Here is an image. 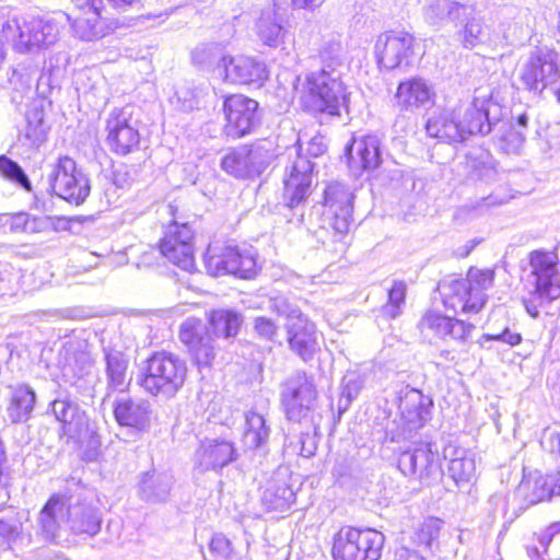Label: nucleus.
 Segmentation results:
<instances>
[{
	"label": "nucleus",
	"mask_w": 560,
	"mask_h": 560,
	"mask_svg": "<svg viewBox=\"0 0 560 560\" xmlns=\"http://www.w3.org/2000/svg\"><path fill=\"white\" fill-rule=\"evenodd\" d=\"M499 109L490 95H475L463 109L432 115L425 124V130L431 138L446 143H460L470 136L490 133L500 124V118L491 116V113Z\"/></svg>",
	"instance_id": "f257e3e1"
},
{
	"label": "nucleus",
	"mask_w": 560,
	"mask_h": 560,
	"mask_svg": "<svg viewBox=\"0 0 560 560\" xmlns=\"http://www.w3.org/2000/svg\"><path fill=\"white\" fill-rule=\"evenodd\" d=\"M322 69L308 77L310 92L315 98V105L322 113L339 116L340 108L347 106L348 95L341 81L342 46L338 39H328L319 49Z\"/></svg>",
	"instance_id": "f03ea898"
},
{
	"label": "nucleus",
	"mask_w": 560,
	"mask_h": 560,
	"mask_svg": "<svg viewBox=\"0 0 560 560\" xmlns=\"http://www.w3.org/2000/svg\"><path fill=\"white\" fill-rule=\"evenodd\" d=\"M186 377L185 360L172 352L158 351L143 362L138 382L153 396L172 398L184 386Z\"/></svg>",
	"instance_id": "7ed1b4c3"
},
{
	"label": "nucleus",
	"mask_w": 560,
	"mask_h": 560,
	"mask_svg": "<svg viewBox=\"0 0 560 560\" xmlns=\"http://www.w3.org/2000/svg\"><path fill=\"white\" fill-rule=\"evenodd\" d=\"M2 34L19 54H35L54 45L58 25L38 16H19L2 24Z\"/></svg>",
	"instance_id": "20e7f679"
},
{
	"label": "nucleus",
	"mask_w": 560,
	"mask_h": 560,
	"mask_svg": "<svg viewBox=\"0 0 560 560\" xmlns=\"http://www.w3.org/2000/svg\"><path fill=\"white\" fill-rule=\"evenodd\" d=\"M384 535L370 527L342 526L332 537L334 560H380Z\"/></svg>",
	"instance_id": "39448f33"
},
{
	"label": "nucleus",
	"mask_w": 560,
	"mask_h": 560,
	"mask_svg": "<svg viewBox=\"0 0 560 560\" xmlns=\"http://www.w3.org/2000/svg\"><path fill=\"white\" fill-rule=\"evenodd\" d=\"M277 156L275 143L262 139L230 150L221 159L220 166L235 178H254L262 174Z\"/></svg>",
	"instance_id": "423d86ee"
},
{
	"label": "nucleus",
	"mask_w": 560,
	"mask_h": 560,
	"mask_svg": "<svg viewBox=\"0 0 560 560\" xmlns=\"http://www.w3.org/2000/svg\"><path fill=\"white\" fill-rule=\"evenodd\" d=\"M281 405L289 421L307 429L315 428L317 392L313 381L305 373L292 375L282 385Z\"/></svg>",
	"instance_id": "0eeeda50"
},
{
	"label": "nucleus",
	"mask_w": 560,
	"mask_h": 560,
	"mask_svg": "<svg viewBox=\"0 0 560 560\" xmlns=\"http://www.w3.org/2000/svg\"><path fill=\"white\" fill-rule=\"evenodd\" d=\"M52 192L71 205H82L90 195L89 177L77 167L73 159L60 156L48 175Z\"/></svg>",
	"instance_id": "6e6552de"
},
{
	"label": "nucleus",
	"mask_w": 560,
	"mask_h": 560,
	"mask_svg": "<svg viewBox=\"0 0 560 560\" xmlns=\"http://www.w3.org/2000/svg\"><path fill=\"white\" fill-rule=\"evenodd\" d=\"M205 264L207 271L214 277L234 275L249 279L256 275V258L249 249H241L237 246H219L210 244Z\"/></svg>",
	"instance_id": "1a4fd4ad"
},
{
	"label": "nucleus",
	"mask_w": 560,
	"mask_h": 560,
	"mask_svg": "<svg viewBox=\"0 0 560 560\" xmlns=\"http://www.w3.org/2000/svg\"><path fill=\"white\" fill-rule=\"evenodd\" d=\"M167 210L174 219L161 240V253L180 269L191 271L195 268L194 232L187 222L177 220V208L174 205H168Z\"/></svg>",
	"instance_id": "9d476101"
},
{
	"label": "nucleus",
	"mask_w": 560,
	"mask_h": 560,
	"mask_svg": "<svg viewBox=\"0 0 560 560\" xmlns=\"http://www.w3.org/2000/svg\"><path fill=\"white\" fill-rule=\"evenodd\" d=\"M520 78L526 90L536 95L541 94L560 79L558 52L537 48L524 63Z\"/></svg>",
	"instance_id": "9b49d317"
},
{
	"label": "nucleus",
	"mask_w": 560,
	"mask_h": 560,
	"mask_svg": "<svg viewBox=\"0 0 560 560\" xmlns=\"http://www.w3.org/2000/svg\"><path fill=\"white\" fill-rule=\"evenodd\" d=\"M353 194L340 183L329 184L324 192V222L334 231L336 241H341L352 224Z\"/></svg>",
	"instance_id": "f8f14e48"
},
{
	"label": "nucleus",
	"mask_w": 560,
	"mask_h": 560,
	"mask_svg": "<svg viewBox=\"0 0 560 560\" xmlns=\"http://www.w3.org/2000/svg\"><path fill=\"white\" fill-rule=\"evenodd\" d=\"M179 339L187 347L192 363L201 372L211 366L215 347L208 325L196 317L186 318L179 328Z\"/></svg>",
	"instance_id": "ddd939ff"
},
{
	"label": "nucleus",
	"mask_w": 560,
	"mask_h": 560,
	"mask_svg": "<svg viewBox=\"0 0 560 560\" xmlns=\"http://www.w3.org/2000/svg\"><path fill=\"white\" fill-rule=\"evenodd\" d=\"M529 271L526 283L530 289L545 292L547 296H560V275L557 269L558 256L553 252L535 249L528 254Z\"/></svg>",
	"instance_id": "4468645a"
},
{
	"label": "nucleus",
	"mask_w": 560,
	"mask_h": 560,
	"mask_svg": "<svg viewBox=\"0 0 560 560\" xmlns=\"http://www.w3.org/2000/svg\"><path fill=\"white\" fill-rule=\"evenodd\" d=\"M374 51L380 68L408 67L413 55V36L407 32H385L378 36Z\"/></svg>",
	"instance_id": "2eb2a0df"
},
{
	"label": "nucleus",
	"mask_w": 560,
	"mask_h": 560,
	"mask_svg": "<svg viewBox=\"0 0 560 560\" xmlns=\"http://www.w3.org/2000/svg\"><path fill=\"white\" fill-rule=\"evenodd\" d=\"M132 114L133 107L129 105L114 108L106 121L108 144L114 152L121 155L130 153L140 142L137 120L132 119Z\"/></svg>",
	"instance_id": "dca6fc26"
},
{
	"label": "nucleus",
	"mask_w": 560,
	"mask_h": 560,
	"mask_svg": "<svg viewBox=\"0 0 560 560\" xmlns=\"http://www.w3.org/2000/svg\"><path fill=\"white\" fill-rule=\"evenodd\" d=\"M314 164L306 156L299 155L287 168L283 176V201L291 210L304 205L312 192Z\"/></svg>",
	"instance_id": "f3484780"
},
{
	"label": "nucleus",
	"mask_w": 560,
	"mask_h": 560,
	"mask_svg": "<svg viewBox=\"0 0 560 560\" xmlns=\"http://www.w3.org/2000/svg\"><path fill=\"white\" fill-rule=\"evenodd\" d=\"M223 109L228 121L225 133L233 139L249 133L257 121L258 103L245 95L225 97Z\"/></svg>",
	"instance_id": "a211bd4d"
},
{
	"label": "nucleus",
	"mask_w": 560,
	"mask_h": 560,
	"mask_svg": "<svg viewBox=\"0 0 560 560\" xmlns=\"http://www.w3.org/2000/svg\"><path fill=\"white\" fill-rule=\"evenodd\" d=\"M399 470L408 477H415L424 485H430L441 477L438 457L430 444H421L412 451H405L398 457Z\"/></svg>",
	"instance_id": "6ab92c4d"
},
{
	"label": "nucleus",
	"mask_w": 560,
	"mask_h": 560,
	"mask_svg": "<svg viewBox=\"0 0 560 560\" xmlns=\"http://www.w3.org/2000/svg\"><path fill=\"white\" fill-rule=\"evenodd\" d=\"M65 363L61 368L63 381L79 393L90 392L95 383L94 362L85 351L73 349L72 345L63 347Z\"/></svg>",
	"instance_id": "aec40b11"
},
{
	"label": "nucleus",
	"mask_w": 560,
	"mask_h": 560,
	"mask_svg": "<svg viewBox=\"0 0 560 560\" xmlns=\"http://www.w3.org/2000/svg\"><path fill=\"white\" fill-rule=\"evenodd\" d=\"M433 400L416 388H407L400 396L399 410L404 438L422 428L431 418Z\"/></svg>",
	"instance_id": "412c9836"
},
{
	"label": "nucleus",
	"mask_w": 560,
	"mask_h": 560,
	"mask_svg": "<svg viewBox=\"0 0 560 560\" xmlns=\"http://www.w3.org/2000/svg\"><path fill=\"white\" fill-rule=\"evenodd\" d=\"M469 289V283L460 279L443 281L439 284L443 304L447 310H453L455 313L476 314L483 307L482 299L478 293L472 295Z\"/></svg>",
	"instance_id": "4be33fe9"
},
{
	"label": "nucleus",
	"mask_w": 560,
	"mask_h": 560,
	"mask_svg": "<svg viewBox=\"0 0 560 560\" xmlns=\"http://www.w3.org/2000/svg\"><path fill=\"white\" fill-rule=\"evenodd\" d=\"M418 328L424 336H435L454 340H465L474 325L463 320L442 315L434 311H428L418 323Z\"/></svg>",
	"instance_id": "5701e85b"
},
{
	"label": "nucleus",
	"mask_w": 560,
	"mask_h": 560,
	"mask_svg": "<svg viewBox=\"0 0 560 560\" xmlns=\"http://www.w3.org/2000/svg\"><path fill=\"white\" fill-rule=\"evenodd\" d=\"M435 93L422 78H412L398 84L395 101L401 112L413 113L434 103Z\"/></svg>",
	"instance_id": "b1692460"
},
{
	"label": "nucleus",
	"mask_w": 560,
	"mask_h": 560,
	"mask_svg": "<svg viewBox=\"0 0 560 560\" xmlns=\"http://www.w3.org/2000/svg\"><path fill=\"white\" fill-rule=\"evenodd\" d=\"M236 459L234 445L225 440H206L195 453V468L200 472L221 469Z\"/></svg>",
	"instance_id": "393cba45"
},
{
	"label": "nucleus",
	"mask_w": 560,
	"mask_h": 560,
	"mask_svg": "<svg viewBox=\"0 0 560 560\" xmlns=\"http://www.w3.org/2000/svg\"><path fill=\"white\" fill-rule=\"evenodd\" d=\"M285 330L290 349L303 361L312 360L319 349L315 324L307 317H300L298 320L285 324Z\"/></svg>",
	"instance_id": "a878e982"
},
{
	"label": "nucleus",
	"mask_w": 560,
	"mask_h": 560,
	"mask_svg": "<svg viewBox=\"0 0 560 560\" xmlns=\"http://www.w3.org/2000/svg\"><path fill=\"white\" fill-rule=\"evenodd\" d=\"M219 68L224 70L225 80L232 83L249 84L261 82L267 78L265 65L246 56H224Z\"/></svg>",
	"instance_id": "bb28decb"
},
{
	"label": "nucleus",
	"mask_w": 560,
	"mask_h": 560,
	"mask_svg": "<svg viewBox=\"0 0 560 560\" xmlns=\"http://www.w3.org/2000/svg\"><path fill=\"white\" fill-rule=\"evenodd\" d=\"M346 155L351 167L363 171L375 170L382 163L381 141L374 135L353 138L352 142L346 147Z\"/></svg>",
	"instance_id": "cd10ccee"
},
{
	"label": "nucleus",
	"mask_w": 560,
	"mask_h": 560,
	"mask_svg": "<svg viewBox=\"0 0 560 560\" xmlns=\"http://www.w3.org/2000/svg\"><path fill=\"white\" fill-rule=\"evenodd\" d=\"M66 511L67 523L73 534L95 536L100 532L102 515L92 504L79 501L73 502V497H70Z\"/></svg>",
	"instance_id": "c85d7f7f"
},
{
	"label": "nucleus",
	"mask_w": 560,
	"mask_h": 560,
	"mask_svg": "<svg viewBox=\"0 0 560 560\" xmlns=\"http://www.w3.org/2000/svg\"><path fill=\"white\" fill-rule=\"evenodd\" d=\"M114 416L120 425L144 430L150 423L151 406L142 398H119L115 401Z\"/></svg>",
	"instance_id": "c756f323"
},
{
	"label": "nucleus",
	"mask_w": 560,
	"mask_h": 560,
	"mask_svg": "<svg viewBox=\"0 0 560 560\" xmlns=\"http://www.w3.org/2000/svg\"><path fill=\"white\" fill-rule=\"evenodd\" d=\"M51 411L56 419L62 423L63 433L74 439L86 429V415L78 404L69 398H56L50 402Z\"/></svg>",
	"instance_id": "7c9ffc66"
},
{
	"label": "nucleus",
	"mask_w": 560,
	"mask_h": 560,
	"mask_svg": "<svg viewBox=\"0 0 560 560\" xmlns=\"http://www.w3.org/2000/svg\"><path fill=\"white\" fill-rule=\"evenodd\" d=\"M173 485V477L155 469L141 474L138 493L147 502H164L167 500Z\"/></svg>",
	"instance_id": "2f4dec72"
},
{
	"label": "nucleus",
	"mask_w": 560,
	"mask_h": 560,
	"mask_svg": "<svg viewBox=\"0 0 560 560\" xmlns=\"http://www.w3.org/2000/svg\"><path fill=\"white\" fill-rule=\"evenodd\" d=\"M35 402V390L26 384L18 385L12 389L10 402L7 408L9 419L13 423L27 421L32 416Z\"/></svg>",
	"instance_id": "473e14b6"
},
{
	"label": "nucleus",
	"mask_w": 560,
	"mask_h": 560,
	"mask_svg": "<svg viewBox=\"0 0 560 560\" xmlns=\"http://www.w3.org/2000/svg\"><path fill=\"white\" fill-rule=\"evenodd\" d=\"M106 361L107 387L113 390L124 392L128 385L127 378L128 359L116 349H104Z\"/></svg>",
	"instance_id": "72a5a7b5"
},
{
	"label": "nucleus",
	"mask_w": 560,
	"mask_h": 560,
	"mask_svg": "<svg viewBox=\"0 0 560 560\" xmlns=\"http://www.w3.org/2000/svg\"><path fill=\"white\" fill-rule=\"evenodd\" d=\"M270 436V428L266 419L255 412L249 411L245 416V428L243 433V444L249 450L264 448Z\"/></svg>",
	"instance_id": "f704fd0d"
},
{
	"label": "nucleus",
	"mask_w": 560,
	"mask_h": 560,
	"mask_svg": "<svg viewBox=\"0 0 560 560\" xmlns=\"http://www.w3.org/2000/svg\"><path fill=\"white\" fill-rule=\"evenodd\" d=\"M447 471L457 486L470 482L476 475L475 455L467 450H454L451 454Z\"/></svg>",
	"instance_id": "c9c22d12"
},
{
	"label": "nucleus",
	"mask_w": 560,
	"mask_h": 560,
	"mask_svg": "<svg viewBox=\"0 0 560 560\" xmlns=\"http://www.w3.org/2000/svg\"><path fill=\"white\" fill-rule=\"evenodd\" d=\"M281 19L273 8L262 10L256 27L259 38L270 47H277L283 39V26Z\"/></svg>",
	"instance_id": "e433bc0d"
},
{
	"label": "nucleus",
	"mask_w": 560,
	"mask_h": 560,
	"mask_svg": "<svg viewBox=\"0 0 560 560\" xmlns=\"http://www.w3.org/2000/svg\"><path fill=\"white\" fill-rule=\"evenodd\" d=\"M212 335L220 338L235 337L242 324V316L230 310H215L209 314Z\"/></svg>",
	"instance_id": "4c0bfd02"
},
{
	"label": "nucleus",
	"mask_w": 560,
	"mask_h": 560,
	"mask_svg": "<svg viewBox=\"0 0 560 560\" xmlns=\"http://www.w3.org/2000/svg\"><path fill=\"white\" fill-rule=\"evenodd\" d=\"M66 505L58 497H51L39 514V524L46 539H54L66 515Z\"/></svg>",
	"instance_id": "58836bf2"
},
{
	"label": "nucleus",
	"mask_w": 560,
	"mask_h": 560,
	"mask_svg": "<svg viewBox=\"0 0 560 560\" xmlns=\"http://www.w3.org/2000/svg\"><path fill=\"white\" fill-rule=\"evenodd\" d=\"M542 555L538 548L528 549L532 560H560V522L551 524L539 538Z\"/></svg>",
	"instance_id": "ea45409f"
},
{
	"label": "nucleus",
	"mask_w": 560,
	"mask_h": 560,
	"mask_svg": "<svg viewBox=\"0 0 560 560\" xmlns=\"http://www.w3.org/2000/svg\"><path fill=\"white\" fill-rule=\"evenodd\" d=\"M466 10V5L453 0H429L425 18L433 24L444 20L457 21Z\"/></svg>",
	"instance_id": "a19ab883"
},
{
	"label": "nucleus",
	"mask_w": 560,
	"mask_h": 560,
	"mask_svg": "<svg viewBox=\"0 0 560 560\" xmlns=\"http://www.w3.org/2000/svg\"><path fill=\"white\" fill-rule=\"evenodd\" d=\"M261 500L269 510L282 511L295 500L293 490L285 482H270L265 489Z\"/></svg>",
	"instance_id": "79ce46f5"
},
{
	"label": "nucleus",
	"mask_w": 560,
	"mask_h": 560,
	"mask_svg": "<svg viewBox=\"0 0 560 560\" xmlns=\"http://www.w3.org/2000/svg\"><path fill=\"white\" fill-rule=\"evenodd\" d=\"M407 285L404 281H394L387 293V302L380 312L386 319H395L404 312L406 304Z\"/></svg>",
	"instance_id": "37998d69"
},
{
	"label": "nucleus",
	"mask_w": 560,
	"mask_h": 560,
	"mask_svg": "<svg viewBox=\"0 0 560 560\" xmlns=\"http://www.w3.org/2000/svg\"><path fill=\"white\" fill-rule=\"evenodd\" d=\"M101 11H91L90 16H79L72 27L74 33L83 40H93L104 35Z\"/></svg>",
	"instance_id": "c03bdc74"
},
{
	"label": "nucleus",
	"mask_w": 560,
	"mask_h": 560,
	"mask_svg": "<svg viewBox=\"0 0 560 560\" xmlns=\"http://www.w3.org/2000/svg\"><path fill=\"white\" fill-rule=\"evenodd\" d=\"M0 175L27 192L33 190L32 183L24 170L7 155H0Z\"/></svg>",
	"instance_id": "a18cd8bd"
},
{
	"label": "nucleus",
	"mask_w": 560,
	"mask_h": 560,
	"mask_svg": "<svg viewBox=\"0 0 560 560\" xmlns=\"http://www.w3.org/2000/svg\"><path fill=\"white\" fill-rule=\"evenodd\" d=\"M25 137L31 140L33 145H39L46 139L47 126L44 122L43 110L34 108L26 113Z\"/></svg>",
	"instance_id": "49530a36"
},
{
	"label": "nucleus",
	"mask_w": 560,
	"mask_h": 560,
	"mask_svg": "<svg viewBox=\"0 0 560 560\" xmlns=\"http://www.w3.org/2000/svg\"><path fill=\"white\" fill-rule=\"evenodd\" d=\"M460 280L467 281L469 283V291H471L472 295H475V293L480 295L483 306L486 303L485 291L492 287L494 280V271L492 269L480 270L471 268L468 271L467 278Z\"/></svg>",
	"instance_id": "de8ad7c7"
},
{
	"label": "nucleus",
	"mask_w": 560,
	"mask_h": 560,
	"mask_svg": "<svg viewBox=\"0 0 560 560\" xmlns=\"http://www.w3.org/2000/svg\"><path fill=\"white\" fill-rule=\"evenodd\" d=\"M269 308L276 312L278 315L287 318L285 324H290L300 317H306L299 306L290 301L289 298L283 295H277L268 300Z\"/></svg>",
	"instance_id": "09e8293b"
},
{
	"label": "nucleus",
	"mask_w": 560,
	"mask_h": 560,
	"mask_svg": "<svg viewBox=\"0 0 560 560\" xmlns=\"http://www.w3.org/2000/svg\"><path fill=\"white\" fill-rule=\"evenodd\" d=\"M442 522L435 517L425 518L413 534V541L419 546L429 547L439 537Z\"/></svg>",
	"instance_id": "8fccbe9b"
},
{
	"label": "nucleus",
	"mask_w": 560,
	"mask_h": 560,
	"mask_svg": "<svg viewBox=\"0 0 560 560\" xmlns=\"http://www.w3.org/2000/svg\"><path fill=\"white\" fill-rule=\"evenodd\" d=\"M363 387L362 377L355 372L347 373L341 383V396L339 405L342 408H348L351 401L359 395Z\"/></svg>",
	"instance_id": "3c124183"
},
{
	"label": "nucleus",
	"mask_w": 560,
	"mask_h": 560,
	"mask_svg": "<svg viewBox=\"0 0 560 560\" xmlns=\"http://www.w3.org/2000/svg\"><path fill=\"white\" fill-rule=\"evenodd\" d=\"M209 553L212 560H238V555L232 547V542L222 534L212 536Z\"/></svg>",
	"instance_id": "603ef678"
},
{
	"label": "nucleus",
	"mask_w": 560,
	"mask_h": 560,
	"mask_svg": "<svg viewBox=\"0 0 560 560\" xmlns=\"http://www.w3.org/2000/svg\"><path fill=\"white\" fill-rule=\"evenodd\" d=\"M202 91L189 86H183L176 91L177 106L183 112L198 109Z\"/></svg>",
	"instance_id": "864d4df0"
},
{
	"label": "nucleus",
	"mask_w": 560,
	"mask_h": 560,
	"mask_svg": "<svg viewBox=\"0 0 560 560\" xmlns=\"http://www.w3.org/2000/svg\"><path fill=\"white\" fill-rule=\"evenodd\" d=\"M525 141L522 130H516L514 126H509L500 137V147L506 153H517Z\"/></svg>",
	"instance_id": "5fc2aeb1"
},
{
	"label": "nucleus",
	"mask_w": 560,
	"mask_h": 560,
	"mask_svg": "<svg viewBox=\"0 0 560 560\" xmlns=\"http://www.w3.org/2000/svg\"><path fill=\"white\" fill-rule=\"evenodd\" d=\"M483 26L478 19L469 20L464 28L463 43L466 48H474L485 40Z\"/></svg>",
	"instance_id": "6e6d98bb"
},
{
	"label": "nucleus",
	"mask_w": 560,
	"mask_h": 560,
	"mask_svg": "<svg viewBox=\"0 0 560 560\" xmlns=\"http://www.w3.org/2000/svg\"><path fill=\"white\" fill-rule=\"evenodd\" d=\"M63 222V219L57 217H36L28 213L26 233L36 234L57 230V224Z\"/></svg>",
	"instance_id": "4d7b16f0"
},
{
	"label": "nucleus",
	"mask_w": 560,
	"mask_h": 560,
	"mask_svg": "<svg viewBox=\"0 0 560 560\" xmlns=\"http://www.w3.org/2000/svg\"><path fill=\"white\" fill-rule=\"evenodd\" d=\"M529 289L528 299L524 300V306L526 312L534 318L539 316V308L544 305L550 303L551 301L558 299L559 296H547L546 294H540L536 289Z\"/></svg>",
	"instance_id": "13d9d810"
},
{
	"label": "nucleus",
	"mask_w": 560,
	"mask_h": 560,
	"mask_svg": "<svg viewBox=\"0 0 560 560\" xmlns=\"http://www.w3.org/2000/svg\"><path fill=\"white\" fill-rule=\"evenodd\" d=\"M27 212L4 213L0 217V223L8 226L12 233H26Z\"/></svg>",
	"instance_id": "bf43d9fd"
},
{
	"label": "nucleus",
	"mask_w": 560,
	"mask_h": 560,
	"mask_svg": "<svg viewBox=\"0 0 560 560\" xmlns=\"http://www.w3.org/2000/svg\"><path fill=\"white\" fill-rule=\"evenodd\" d=\"M552 495V491L548 488L547 480L544 477H538L534 481V489L530 494H526V500L529 504H536L538 502L549 500Z\"/></svg>",
	"instance_id": "052dcab7"
},
{
	"label": "nucleus",
	"mask_w": 560,
	"mask_h": 560,
	"mask_svg": "<svg viewBox=\"0 0 560 560\" xmlns=\"http://www.w3.org/2000/svg\"><path fill=\"white\" fill-rule=\"evenodd\" d=\"M22 532V523L14 517L0 520V536L8 542L14 541Z\"/></svg>",
	"instance_id": "680f3d73"
},
{
	"label": "nucleus",
	"mask_w": 560,
	"mask_h": 560,
	"mask_svg": "<svg viewBox=\"0 0 560 560\" xmlns=\"http://www.w3.org/2000/svg\"><path fill=\"white\" fill-rule=\"evenodd\" d=\"M302 430L300 432V442H301V455L303 457H311L314 455L316 446L314 443V439L312 436L316 434L318 429V423L315 420V428L314 429H307L306 427L302 425Z\"/></svg>",
	"instance_id": "e2e57ef3"
},
{
	"label": "nucleus",
	"mask_w": 560,
	"mask_h": 560,
	"mask_svg": "<svg viewBox=\"0 0 560 560\" xmlns=\"http://www.w3.org/2000/svg\"><path fill=\"white\" fill-rule=\"evenodd\" d=\"M254 328L258 336L267 340H272L278 330L273 320L264 316L255 318Z\"/></svg>",
	"instance_id": "0e129e2a"
},
{
	"label": "nucleus",
	"mask_w": 560,
	"mask_h": 560,
	"mask_svg": "<svg viewBox=\"0 0 560 560\" xmlns=\"http://www.w3.org/2000/svg\"><path fill=\"white\" fill-rule=\"evenodd\" d=\"M19 290L15 277L8 272H0V299L12 298Z\"/></svg>",
	"instance_id": "69168bd1"
},
{
	"label": "nucleus",
	"mask_w": 560,
	"mask_h": 560,
	"mask_svg": "<svg viewBox=\"0 0 560 560\" xmlns=\"http://www.w3.org/2000/svg\"><path fill=\"white\" fill-rule=\"evenodd\" d=\"M486 338L488 340H498L505 342L510 346H516L522 341V336L518 332H512L509 328H505L500 334H487Z\"/></svg>",
	"instance_id": "338daca9"
},
{
	"label": "nucleus",
	"mask_w": 560,
	"mask_h": 560,
	"mask_svg": "<svg viewBox=\"0 0 560 560\" xmlns=\"http://www.w3.org/2000/svg\"><path fill=\"white\" fill-rule=\"evenodd\" d=\"M327 147L324 143V140L322 137H314L312 138L306 148V154L313 158L319 156L325 153Z\"/></svg>",
	"instance_id": "774afa93"
}]
</instances>
